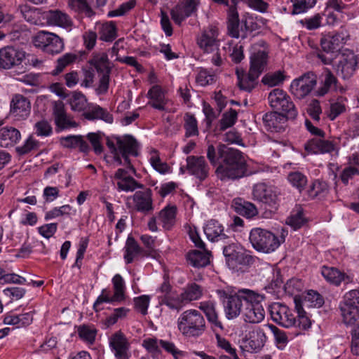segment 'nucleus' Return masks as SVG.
I'll list each match as a JSON object with an SVG mask.
<instances>
[{
    "label": "nucleus",
    "mask_w": 359,
    "mask_h": 359,
    "mask_svg": "<svg viewBox=\"0 0 359 359\" xmlns=\"http://www.w3.org/2000/svg\"><path fill=\"white\" fill-rule=\"evenodd\" d=\"M207 158L210 163L215 166L216 173L221 180L225 178L238 179L244 176L246 164L243 154L238 149L219 144L217 149L210 144L207 149Z\"/></svg>",
    "instance_id": "nucleus-1"
},
{
    "label": "nucleus",
    "mask_w": 359,
    "mask_h": 359,
    "mask_svg": "<svg viewBox=\"0 0 359 359\" xmlns=\"http://www.w3.org/2000/svg\"><path fill=\"white\" fill-rule=\"evenodd\" d=\"M177 327L183 336L196 338L205 332V320L200 311L189 309L180 314L177 320Z\"/></svg>",
    "instance_id": "nucleus-2"
},
{
    "label": "nucleus",
    "mask_w": 359,
    "mask_h": 359,
    "mask_svg": "<svg viewBox=\"0 0 359 359\" xmlns=\"http://www.w3.org/2000/svg\"><path fill=\"white\" fill-rule=\"evenodd\" d=\"M264 40L252 45L250 67L248 70V92L257 84V79L264 72L268 61V51Z\"/></svg>",
    "instance_id": "nucleus-3"
},
{
    "label": "nucleus",
    "mask_w": 359,
    "mask_h": 359,
    "mask_svg": "<svg viewBox=\"0 0 359 359\" xmlns=\"http://www.w3.org/2000/svg\"><path fill=\"white\" fill-rule=\"evenodd\" d=\"M347 36L344 32H329L322 36L320 46L324 53H318L317 56L325 65H330L335 53H338L346 41Z\"/></svg>",
    "instance_id": "nucleus-4"
},
{
    "label": "nucleus",
    "mask_w": 359,
    "mask_h": 359,
    "mask_svg": "<svg viewBox=\"0 0 359 359\" xmlns=\"http://www.w3.org/2000/svg\"><path fill=\"white\" fill-rule=\"evenodd\" d=\"M216 292L224 304L226 318L233 319L238 316L243 306L242 301H247V289L240 290L234 294L224 290H217Z\"/></svg>",
    "instance_id": "nucleus-5"
},
{
    "label": "nucleus",
    "mask_w": 359,
    "mask_h": 359,
    "mask_svg": "<svg viewBox=\"0 0 359 359\" xmlns=\"http://www.w3.org/2000/svg\"><path fill=\"white\" fill-rule=\"evenodd\" d=\"M339 311L342 323L353 325L359 320V290H351L343 297L339 304Z\"/></svg>",
    "instance_id": "nucleus-6"
},
{
    "label": "nucleus",
    "mask_w": 359,
    "mask_h": 359,
    "mask_svg": "<svg viewBox=\"0 0 359 359\" xmlns=\"http://www.w3.org/2000/svg\"><path fill=\"white\" fill-rule=\"evenodd\" d=\"M248 238L256 250L265 253L273 252L280 246L278 237L261 228L252 229Z\"/></svg>",
    "instance_id": "nucleus-7"
},
{
    "label": "nucleus",
    "mask_w": 359,
    "mask_h": 359,
    "mask_svg": "<svg viewBox=\"0 0 359 359\" xmlns=\"http://www.w3.org/2000/svg\"><path fill=\"white\" fill-rule=\"evenodd\" d=\"M268 100L270 107L276 110L275 111H282L283 114H286L287 118L293 120L297 116L298 111L294 104L283 89L272 90L268 95Z\"/></svg>",
    "instance_id": "nucleus-8"
},
{
    "label": "nucleus",
    "mask_w": 359,
    "mask_h": 359,
    "mask_svg": "<svg viewBox=\"0 0 359 359\" xmlns=\"http://www.w3.org/2000/svg\"><path fill=\"white\" fill-rule=\"evenodd\" d=\"M34 46L46 53L55 55L61 53L65 47L63 39L57 34L41 31L33 39Z\"/></svg>",
    "instance_id": "nucleus-9"
},
{
    "label": "nucleus",
    "mask_w": 359,
    "mask_h": 359,
    "mask_svg": "<svg viewBox=\"0 0 359 359\" xmlns=\"http://www.w3.org/2000/svg\"><path fill=\"white\" fill-rule=\"evenodd\" d=\"M223 253L229 267L244 273L247 269L246 250L240 245L232 244L224 247Z\"/></svg>",
    "instance_id": "nucleus-10"
},
{
    "label": "nucleus",
    "mask_w": 359,
    "mask_h": 359,
    "mask_svg": "<svg viewBox=\"0 0 359 359\" xmlns=\"http://www.w3.org/2000/svg\"><path fill=\"white\" fill-rule=\"evenodd\" d=\"M317 84V76L308 72L294 79L290 84V92L297 99L307 96Z\"/></svg>",
    "instance_id": "nucleus-11"
},
{
    "label": "nucleus",
    "mask_w": 359,
    "mask_h": 359,
    "mask_svg": "<svg viewBox=\"0 0 359 359\" xmlns=\"http://www.w3.org/2000/svg\"><path fill=\"white\" fill-rule=\"evenodd\" d=\"M25 52L20 48L7 46L0 49V69H10L19 66L25 59Z\"/></svg>",
    "instance_id": "nucleus-12"
},
{
    "label": "nucleus",
    "mask_w": 359,
    "mask_h": 359,
    "mask_svg": "<svg viewBox=\"0 0 359 359\" xmlns=\"http://www.w3.org/2000/svg\"><path fill=\"white\" fill-rule=\"evenodd\" d=\"M114 139L116 141L118 151L124 159L127 168L132 170L133 172H135V169L130 162L129 156H138V144L137 140L130 135H126L123 137L116 136Z\"/></svg>",
    "instance_id": "nucleus-13"
},
{
    "label": "nucleus",
    "mask_w": 359,
    "mask_h": 359,
    "mask_svg": "<svg viewBox=\"0 0 359 359\" xmlns=\"http://www.w3.org/2000/svg\"><path fill=\"white\" fill-rule=\"evenodd\" d=\"M349 6L344 4L342 0H327L326 2L325 13H327V23L334 25L342 20L345 15L347 19H351L353 14L348 12Z\"/></svg>",
    "instance_id": "nucleus-14"
},
{
    "label": "nucleus",
    "mask_w": 359,
    "mask_h": 359,
    "mask_svg": "<svg viewBox=\"0 0 359 359\" xmlns=\"http://www.w3.org/2000/svg\"><path fill=\"white\" fill-rule=\"evenodd\" d=\"M269 312L273 321L282 327L290 328L296 323L292 311L285 304L274 302L269 306Z\"/></svg>",
    "instance_id": "nucleus-15"
},
{
    "label": "nucleus",
    "mask_w": 359,
    "mask_h": 359,
    "mask_svg": "<svg viewBox=\"0 0 359 359\" xmlns=\"http://www.w3.org/2000/svg\"><path fill=\"white\" fill-rule=\"evenodd\" d=\"M358 56L353 51L346 50L340 56L336 66L337 74L344 79L351 78L358 69Z\"/></svg>",
    "instance_id": "nucleus-16"
},
{
    "label": "nucleus",
    "mask_w": 359,
    "mask_h": 359,
    "mask_svg": "<svg viewBox=\"0 0 359 359\" xmlns=\"http://www.w3.org/2000/svg\"><path fill=\"white\" fill-rule=\"evenodd\" d=\"M109 343L116 359H129L131 356L130 343L121 331L114 333L110 337Z\"/></svg>",
    "instance_id": "nucleus-17"
},
{
    "label": "nucleus",
    "mask_w": 359,
    "mask_h": 359,
    "mask_svg": "<svg viewBox=\"0 0 359 359\" xmlns=\"http://www.w3.org/2000/svg\"><path fill=\"white\" fill-rule=\"evenodd\" d=\"M264 297L248 290V323H259L264 318V310L262 305Z\"/></svg>",
    "instance_id": "nucleus-18"
},
{
    "label": "nucleus",
    "mask_w": 359,
    "mask_h": 359,
    "mask_svg": "<svg viewBox=\"0 0 359 359\" xmlns=\"http://www.w3.org/2000/svg\"><path fill=\"white\" fill-rule=\"evenodd\" d=\"M280 192L277 187L268 186L264 183L256 184L252 190L255 198L270 206L274 207L278 202Z\"/></svg>",
    "instance_id": "nucleus-19"
},
{
    "label": "nucleus",
    "mask_w": 359,
    "mask_h": 359,
    "mask_svg": "<svg viewBox=\"0 0 359 359\" xmlns=\"http://www.w3.org/2000/svg\"><path fill=\"white\" fill-rule=\"evenodd\" d=\"M10 107V115L16 120H25L30 114V101L22 95L16 94L13 95Z\"/></svg>",
    "instance_id": "nucleus-20"
},
{
    "label": "nucleus",
    "mask_w": 359,
    "mask_h": 359,
    "mask_svg": "<svg viewBox=\"0 0 359 359\" xmlns=\"http://www.w3.org/2000/svg\"><path fill=\"white\" fill-rule=\"evenodd\" d=\"M186 170L200 181L205 180L209 174V166L204 156H189L187 158Z\"/></svg>",
    "instance_id": "nucleus-21"
},
{
    "label": "nucleus",
    "mask_w": 359,
    "mask_h": 359,
    "mask_svg": "<svg viewBox=\"0 0 359 359\" xmlns=\"http://www.w3.org/2000/svg\"><path fill=\"white\" fill-rule=\"evenodd\" d=\"M137 191L133 196L134 208L137 212L145 215L151 213L154 210L152 191L149 188Z\"/></svg>",
    "instance_id": "nucleus-22"
},
{
    "label": "nucleus",
    "mask_w": 359,
    "mask_h": 359,
    "mask_svg": "<svg viewBox=\"0 0 359 359\" xmlns=\"http://www.w3.org/2000/svg\"><path fill=\"white\" fill-rule=\"evenodd\" d=\"M218 29L214 26H210L204 30L197 39V43L205 52L210 53L218 48L219 40Z\"/></svg>",
    "instance_id": "nucleus-23"
},
{
    "label": "nucleus",
    "mask_w": 359,
    "mask_h": 359,
    "mask_svg": "<svg viewBox=\"0 0 359 359\" xmlns=\"http://www.w3.org/2000/svg\"><path fill=\"white\" fill-rule=\"evenodd\" d=\"M266 341V336L260 326H248V352H259L264 346Z\"/></svg>",
    "instance_id": "nucleus-24"
},
{
    "label": "nucleus",
    "mask_w": 359,
    "mask_h": 359,
    "mask_svg": "<svg viewBox=\"0 0 359 359\" xmlns=\"http://www.w3.org/2000/svg\"><path fill=\"white\" fill-rule=\"evenodd\" d=\"M286 114L278 111H271L262 116L263 123L267 130L271 133H282L285 130Z\"/></svg>",
    "instance_id": "nucleus-25"
},
{
    "label": "nucleus",
    "mask_w": 359,
    "mask_h": 359,
    "mask_svg": "<svg viewBox=\"0 0 359 359\" xmlns=\"http://www.w3.org/2000/svg\"><path fill=\"white\" fill-rule=\"evenodd\" d=\"M53 114L55 125L60 129L75 128L78 126L76 122L70 120L66 114L65 105L62 101L53 102Z\"/></svg>",
    "instance_id": "nucleus-26"
},
{
    "label": "nucleus",
    "mask_w": 359,
    "mask_h": 359,
    "mask_svg": "<svg viewBox=\"0 0 359 359\" xmlns=\"http://www.w3.org/2000/svg\"><path fill=\"white\" fill-rule=\"evenodd\" d=\"M321 274L329 283L339 286L342 282L348 284L353 281V278L340 271L337 268L323 266L321 268Z\"/></svg>",
    "instance_id": "nucleus-27"
},
{
    "label": "nucleus",
    "mask_w": 359,
    "mask_h": 359,
    "mask_svg": "<svg viewBox=\"0 0 359 359\" xmlns=\"http://www.w3.org/2000/svg\"><path fill=\"white\" fill-rule=\"evenodd\" d=\"M24 19L34 25H44L45 11L41 9L31 7L27 4L20 5L18 8Z\"/></svg>",
    "instance_id": "nucleus-28"
},
{
    "label": "nucleus",
    "mask_w": 359,
    "mask_h": 359,
    "mask_svg": "<svg viewBox=\"0 0 359 359\" xmlns=\"http://www.w3.org/2000/svg\"><path fill=\"white\" fill-rule=\"evenodd\" d=\"M83 116L88 121L102 120L107 123H112L114 121L113 115L98 104H89V107L83 112Z\"/></svg>",
    "instance_id": "nucleus-29"
},
{
    "label": "nucleus",
    "mask_w": 359,
    "mask_h": 359,
    "mask_svg": "<svg viewBox=\"0 0 359 359\" xmlns=\"http://www.w3.org/2000/svg\"><path fill=\"white\" fill-rule=\"evenodd\" d=\"M304 149L311 154H325L335 150V146L332 141L317 137L308 141L304 145Z\"/></svg>",
    "instance_id": "nucleus-30"
},
{
    "label": "nucleus",
    "mask_w": 359,
    "mask_h": 359,
    "mask_svg": "<svg viewBox=\"0 0 359 359\" xmlns=\"http://www.w3.org/2000/svg\"><path fill=\"white\" fill-rule=\"evenodd\" d=\"M196 11L193 0H187L184 4L177 5L170 11L172 20L178 25H181L187 18L189 17Z\"/></svg>",
    "instance_id": "nucleus-31"
},
{
    "label": "nucleus",
    "mask_w": 359,
    "mask_h": 359,
    "mask_svg": "<svg viewBox=\"0 0 359 359\" xmlns=\"http://www.w3.org/2000/svg\"><path fill=\"white\" fill-rule=\"evenodd\" d=\"M203 231L207 238L212 242L228 238V236L224 233V226L215 219L208 221L203 227Z\"/></svg>",
    "instance_id": "nucleus-32"
},
{
    "label": "nucleus",
    "mask_w": 359,
    "mask_h": 359,
    "mask_svg": "<svg viewBox=\"0 0 359 359\" xmlns=\"http://www.w3.org/2000/svg\"><path fill=\"white\" fill-rule=\"evenodd\" d=\"M44 16L45 24L47 23L62 27H69L72 25V21L69 16L58 10L46 11Z\"/></svg>",
    "instance_id": "nucleus-33"
},
{
    "label": "nucleus",
    "mask_w": 359,
    "mask_h": 359,
    "mask_svg": "<svg viewBox=\"0 0 359 359\" xmlns=\"http://www.w3.org/2000/svg\"><path fill=\"white\" fill-rule=\"evenodd\" d=\"M147 97L150 100L148 104L153 108L160 111L165 109L166 100L164 93L160 86H153L147 93Z\"/></svg>",
    "instance_id": "nucleus-34"
},
{
    "label": "nucleus",
    "mask_w": 359,
    "mask_h": 359,
    "mask_svg": "<svg viewBox=\"0 0 359 359\" xmlns=\"http://www.w3.org/2000/svg\"><path fill=\"white\" fill-rule=\"evenodd\" d=\"M331 90L340 91L342 93L344 91V89L341 86H338L337 79L331 71L327 70L325 72L323 85L316 91V95L317 96H323Z\"/></svg>",
    "instance_id": "nucleus-35"
},
{
    "label": "nucleus",
    "mask_w": 359,
    "mask_h": 359,
    "mask_svg": "<svg viewBox=\"0 0 359 359\" xmlns=\"http://www.w3.org/2000/svg\"><path fill=\"white\" fill-rule=\"evenodd\" d=\"M20 133L13 127H4L0 129V146L9 147L15 144L20 139Z\"/></svg>",
    "instance_id": "nucleus-36"
},
{
    "label": "nucleus",
    "mask_w": 359,
    "mask_h": 359,
    "mask_svg": "<svg viewBox=\"0 0 359 359\" xmlns=\"http://www.w3.org/2000/svg\"><path fill=\"white\" fill-rule=\"evenodd\" d=\"M89 62L95 68L98 74H111V67L107 53H95Z\"/></svg>",
    "instance_id": "nucleus-37"
},
{
    "label": "nucleus",
    "mask_w": 359,
    "mask_h": 359,
    "mask_svg": "<svg viewBox=\"0 0 359 359\" xmlns=\"http://www.w3.org/2000/svg\"><path fill=\"white\" fill-rule=\"evenodd\" d=\"M201 252L197 250L191 251L187 255V262L196 268H201L210 264V253L205 249Z\"/></svg>",
    "instance_id": "nucleus-38"
},
{
    "label": "nucleus",
    "mask_w": 359,
    "mask_h": 359,
    "mask_svg": "<svg viewBox=\"0 0 359 359\" xmlns=\"http://www.w3.org/2000/svg\"><path fill=\"white\" fill-rule=\"evenodd\" d=\"M199 309L202 310L207 317L209 323L215 327L223 330V325L218 319V314L216 311L215 304L212 302H201Z\"/></svg>",
    "instance_id": "nucleus-39"
},
{
    "label": "nucleus",
    "mask_w": 359,
    "mask_h": 359,
    "mask_svg": "<svg viewBox=\"0 0 359 359\" xmlns=\"http://www.w3.org/2000/svg\"><path fill=\"white\" fill-rule=\"evenodd\" d=\"M77 55L74 53H67L60 56L55 61V67L50 72L52 76H57L69 65L75 62L77 60Z\"/></svg>",
    "instance_id": "nucleus-40"
},
{
    "label": "nucleus",
    "mask_w": 359,
    "mask_h": 359,
    "mask_svg": "<svg viewBox=\"0 0 359 359\" xmlns=\"http://www.w3.org/2000/svg\"><path fill=\"white\" fill-rule=\"evenodd\" d=\"M124 249V259L126 264L132 263L135 257L143 251L135 239L132 236L128 237Z\"/></svg>",
    "instance_id": "nucleus-41"
},
{
    "label": "nucleus",
    "mask_w": 359,
    "mask_h": 359,
    "mask_svg": "<svg viewBox=\"0 0 359 359\" xmlns=\"http://www.w3.org/2000/svg\"><path fill=\"white\" fill-rule=\"evenodd\" d=\"M295 309L297 313V319H296L295 325L293 326L299 327L302 330L309 329L311 325V321L306 312L304 310L301 304V300L294 298Z\"/></svg>",
    "instance_id": "nucleus-42"
},
{
    "label": "nucleus",
    "mask_w": 359,
    "mask_h": 359,
    "mask_svg": "<svg viewBox=\"0 0 359 359\" xmlns=\"http://www.w3.org/2000/svg\"><path fill=\"white\" fill-rule=\"evenodd\" d=\"M176 211V207L168 206L159 212L158 219L163 224L164 229L169 230L174 226L175 223Z\"/></svg>",
    "instance_id": "nucleus-43"
},
{
    "label": "nucleus",
    "mask_w": 359,
    "mask_h": 359,
    "mask_svg": "<svg viewBox=\"0 0 359 359\" xmlns=\"http://www.w3.org/2000/svg\"><path fill=\"white\" fill-rule=\"evenodd\" d=\"M290 185L302 193L308 184V177L299 171L289 172L287 177Z\"/></svg>",
    "instance_id": "nucleus-44"
},
{
    "label": "nucleus",
    "mask_w": 359,
    "mask_h": 359,
    "mask_svg": "<svg viewBox=\"0 0 359 359\" xmlns=\"http://www.w3.org/2000/svg\"><path fill=\"white\" fill-rule=\"evenodd\" d=\"M236 119L237 112L234 109H231L229 112L223 114L222 118L215 126V133L219 134L231 127L235 123Z\"/></svg>",
    "instance_id": "nucleus-45"
},
{
    "label": "nucleus",
    "mask_w": 359,
    "mask_h": 359,
    "mask_svg": "<svg viewBox=\"0 0 359 359\" xmlns=\"http://www.w3.org/2000/svg\"><path fill=\"white\" fill-rule=\"evenodd\" d=\"M71 109L75 111H86L89 107L86 96L81 92L74 91L69 98Z\"/></svg>",
    "instance_id": "nucleus-46"
},
{
    "label": "nucleus",
    "mask_w": 359,
    "mask_h": 359,
    "mask_svg": "<svg viewBox=\"0 0 359 359\" xmlns=\"http://www.w3.org/2000/svg\"><path fill=\"white\" fill-rule=\"evenodd\" d=\"M100 39L106 42H111L116 38V27L114 22H106L99 28Z\"/></svg>",
    "instance_id": "nucleus-47"
},
{
    "label": "nucleus",
    "mask_w": 359,
    "mask_h": 359,
    "mask_svg": "<svg viewBox=\"0 0 359 359\" xmlns=\"http://www.w3.org/2000/svg\"><path fill=\"white\" fill-rule=\"evenodd\" d=\"M202 294V287L195 283L188 284L184 291L181 293L182 298L186 303L198 299Z\"/></svg>",
    "instance_id": "nucleus-48"
},
{
    "label": "nucleus",
    "mask_w": 359,
    "mask_h": 359,
    "mask_svg": "<svg viewBox=\"0 0 359 359\" xmlns=\"http://www.w3.org/2000/svg\"><path fill=\"white\" fill-rule=\"evenodd\" d=\"M301 304L309 307H320L324 304V299L318 292L311 290L304 296Z\"/></svg>",
    "instance_id": "nucleus-49"
},
{
    "label": "nucleus",
    "mask_w": 359,
    "mask_h": 359,
    "mask_svg": "<svg viewBox=\"0 0 359 359\" xmlns=\"http://www.w3.org/2000/svg\"><path fill=\"white\" fill-rule=\"evenodd\" d=\"M328 192V185L326 182L320 180H314L308 190V195L311 198L324 196Z\"/></svg>",
    "instance_id": "nucleus-50"
},
{
    "label": "nucleus",
    "mask_w": 359,
    "mask_h": 359,
    "mask_svg": "<svg viewBox=\"0 0 359 359\" xmlns=\"http://www.w3.org/2000/svg\"><path fill=\"white\" fill-rule=\"evenodd\" d=\"M346 327H351V351L355 355H359V320L355 321L353 325H344Z\"/></svg>",
    "instance_id": "nucleus-51"
},
{
    "label": "nucleus",
    "mask_w": 359,
    "mask_h": 359,
    "mask_svg": "<svg viewBox=\"0 0 359 359\" xmlns=\"http://www.w3.org/2000/svg\"><path fill=\"white\" fill-rule=\"evenodd\" d=\"M306 222L304 216L303 210L299 208L295 212H292L286 220V224L294 230L300 229Z\"/></svg>",
    "instance_id": "nucleus-52"
},
{
    "label": "nucleus",
    "mask_w": 359,
    "mask_h": 359,
    "mask_svg": "<svg viewBox=\"0 0 359 359\" xmlns=\"http://www.w3.org/2000/svg\"><path fill=\"white\" fill-rule=\"evenodd\" d=\"M69 6L76 12L83 13L87 16L90 17L94 15L87 0H68Z\"/></svg>",
    "instance_id": "nucleus-53"
},
{
    "label": "nucleus",
    "mask_w": 359,
    "mask_h": 359,
    "mask_svg": "<svg viewBox=\"0 0 359 359\" xmlns=\"http://www.w3.org/2000/svg\"><path fill=\"white\" fill-rule=\"evenodd\" d=\"M186 137L196 136L198 135V123L193 114L189 113L184 116V125Z\"/></svg>",
    "instance_id": "nucleus-54"
},
{
    "label": "nucleus",
    "mask_w": 359,
    "mask_h": 359,
    "mask_svg": "<svg viewBox=\"0 0 359 359\" xmlns=\"http://www.w3.org/2000/svg\"><path fill=\"white\" fill-rule=\"evenodd\" d=\"M292 3V15L300 14L306 12L316 3V0H290Z\"/></svg>",
    "instance_id": "nucleus-55"
},
{
    "label": "nucleus",
    "mask_w": 359,
    "mask_h": 359,
    "mask_svg": "<svg viewBox=\"0 0 359 359\" xmlns=\"http://www.w3.org/2000/svg\"><path fill=\"white\" fill-rule=\"evenodd\" d=\"M78 334L81 339L93 344L95 339L97 330L89 325H83L78 328Z\"/></svg>",
    "instance_id": "nucleus-56"
},
{
    "label": "nucleus",
    "mask_w": 359,
    "mask_h": 359,
    "mask_svg": "<svg viewBox=\"0 0 359 359\" xmlns=\"http://www.w3.org/2000/svg\"><path fill=\"white\" fill-rule=\"evenodd\" d=\"M112 283L114 290V299H118L121 302L124 299L125 285L123 278L121 275L116 274L112 278Z\"/></svg>",
    "instance_id": "nucleus-57"
},
{
    "label": "nucleus",
    "mask_w": 359,
    "mask_h": 359,
    "mask_svg": "<svg viewBox=\"0 0 359 359\" xmlns=\"http://www.w3.org/2000/svg\"><path fill=\"white\" fill-rule=\"evenodd\" d=\"M118 189L124 191H133L136 189H144V185L136 181L133 177L124 178L117 182Z\"/></svg>",
    "instance_id": "nucleus-58"
},
{
    "label": "nucleus",
    "mask_w": 359,
    "mask_h": 359,
    "mask_svg": "<svg viewBox=\"0 0 359 359\" xmlns=\"http://www.w3.org/2000/svg\"><path fill=\"white\" fill-rule=\"evenodd\" d=\"M161 304H165L171 309L180 310L186 304L182 298V295L177 296L176 298L171 297L170 295H164L161 302Z\"/></svg>",
    "instance_id": "nucleus-59"
},
{
    "label": "nucleus",
    "mask_w": 359,
    "mask_h": 359,
    "mask_svg": "<svg viewBox=\"0 0 359 359\" xmlns=\"http://www.w3.org/2000/svg\"><path fill=\"white\" fill-rule=\"evenodd\" d=\"M285 80V76L280 71L271 74H266L262 79V82L264 85L273 87L283 83Z\"/></svg>",
    "instance_id": "nucleus-60"
},
{
    "label": "nucleus",
    "mask_w": 359,
    "mask_h": 359,
    "mask_svg": "<svg viewBox=\"0 0 359 359\" xmlns=\"http://www.w3.org/2000/svg\"><path fill=\"white\" fill-rule=\"evenodd\" d=\"M239 19L237 12L232 11L229 16L228 31L229 34L234 38L239 37Z\"/></svg>",
    "instance_id": "nucleus-61"
},
{
    "label": "nucleus",
    "mask_w": 359,
    "mask_h": 359,
    "mask_svg": "<svg viewBox=\"0 0 359 359\" xmlns=\"http://www.w3.org/2000/svg\"><path fill=\"white\" fill-rule=\"evenodd\" d=\"M135 4V0H130L127 2L123 3L118 8L109 11L108 13V17L114 18L124 15L127 12L133 8Z\"/></svg>",
    "instance_id": "nucleus-62"
},
{
    "label": "nucleus",
    "mask_w": 359,
    "mask_h": 359,
    "mask_svg": "<svg viewBox=\"0 0 359 359\" xmlns=\"http://www.w3.org/2000/svg\"><path fill=\"white\" fill-rule=\"evenodd\" d=\"M39 146V142L29 136L23 145L16 148V151L20 155H25L32 150L37 149Z\"/></svg>",
    "instance_id": "nucleus-63"
},
{
    "label": "nucleus",
    "mask_w": 359,
    "mask_h": 359,
    "mask_svg": "<svg viewBox=\"0 0 359 359\" xmlns=\"http://www.w3.org/2000/svg\"><path fill=\"white\" fill-rule=\"evenodd\" d=\"M36 134L38 136H49L53 133V128L48 121L41 120L38 121L34 125Z\"/></svg>",
    "instance_id": "nucleus-64"
}]
</instances>
